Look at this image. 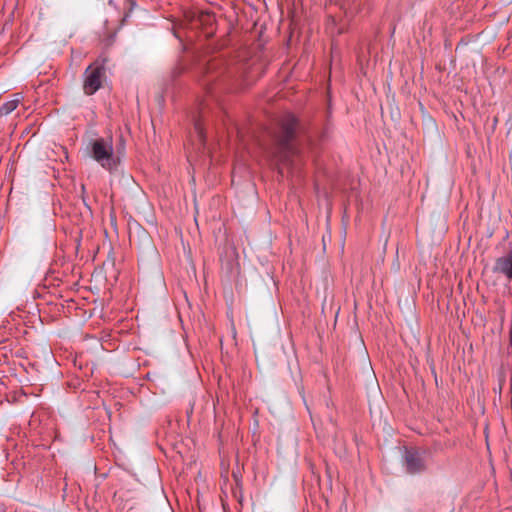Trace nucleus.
<instances>
[{
	"label": "nucleus",
	"mask_w": 512,
	"mask_h": 512,
	"mask_svg": "<svg viewBox=\"0 0 512 512\" xmlns=\"http://www.w3.org/2000/svg\"><path fill=\"white\" fill-rule=\"evenodd\" d=\"M92 158L105 170L113 172L121 163L120 151L115 152L112 138H98L91 144Z\"/></svg>",
	"instance_id": "nucleus-1"
},
{
	"label": "nucleus",
	"mask_w": 512,
	"mask_h": 512,
	"mask_svg": "<svg viewBox=\"0 0 512 512\" xmlns=\"http://www.w3.org/2000/svg\"><path fill=\"white\" fill-rule=\"evenodd\" d=\"M428 452L418 448H405V467L408 473L417 474L426 470Z\"/></svg>",
	"instance_id": "nucleus-4"
},
{
	"label": "nucleus",
	"mask_w": 512,
	"mask_h": 512,
	"mask_svg": "<svg viewBox=\"0 0 512 512\" xmlns=\"http://www.w3.org/2000/svg\"><path fill=\"white\" fill-rule=\"evenodd\" d=\"M195 129L197 130V132H198L199 136H200L201 138H203V137H204L203 130H202V128L200 127V125H199V124H196V125H195Z\"/></svg>",
	"instance_id": "nucleus-8"
},
{
	"label": "nucleus",
	"mask_w": 512,
	"mask_h": 512,
	"mask_svg": "<svg viewBox=\"0 0 512 512\" xmlns=\"http://www.w3.org/2000/svg\"><path fill=\"white\" fill-rule=\"evenodd\" d=\"M493 272L512 280V251L496 259Z\"/></svg>",
	"instance_id": "nucleus-5"
},
{
	"label": "nucleus",
	"mask_w": 512,
	"mask_h": 512,
	"mask_svg": "<svg viewBox=\"0 0 512 512\" xmlns=\"http://www.w3.org/2000/svg\"><path fill=\"white\" fill-rule=\"evenodd\" d=\"M278 150H279L278 155L276 157H277V161L282 166V167H280V170H283V167H287L290 169L293 165L294 158L297 157L296 148L293 146V152L291 154H288L287 156H285V153L281 150L279 145H278Z\"/></svg>",
	"instance_id": "nucleus-6"
},
{
	"label": "nucleus",
	"mask_w": 512,
	"mask_h": 512,
	"mask_svg": "<svg viewBox=\"0 0 512 512\" xmlns=\"http://www.w3.org/2000/svg\"><path fill=\"white\" fill-rule=\"evenodd\" d=\"M21 100H22L21 94H14L13 99L3 103L0 106V115L7 116L11 112H13L18 107Z\"/></svg>",
	"instance_id": "nucleus-7"
},
{
	"label": "nucleus",
	"mask_w": 512,
	"mask_h": 512,
	"mask_svg": "<svg viewBox=\"0 0 512 512\" xmlns=\"http://www.w3.org/2000/svg\"><path fill=\"white\" fill-rule=\"evenodd\" d=\"M105 76V67L103 64L95 62L89 65L83 74V91L86 95H93L102 86V80Z\"/></svg>",
	"instance_id": "nucleus-3"
},
{
	"label": "nucleus",
	"mask_w": 512,
	"mask_h": 512,
	"mask_svg": "<svg viewBox=\"0 0 512 512\" xmlns=\"http://www.w3.org/2000/svg\"><path fill=\"white\" fill-rule=\"evenodd\" d=\"M297 127L298 120L292 114H286L280 121V130L276 140L285 156L293 152L292 140L296 135Z\"/></svg>",
	"instance_id": "nucleus-2"
}]
</instances>
